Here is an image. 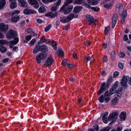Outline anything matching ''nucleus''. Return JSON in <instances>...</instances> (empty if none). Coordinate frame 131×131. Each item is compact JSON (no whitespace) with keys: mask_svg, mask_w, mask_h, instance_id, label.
<instances>
[{"mask_svg":"<svg viewBox=\"0 0 131 131\" xmlns=\"http://www.w3.org/2000/svg\"><path fill=\"white\" fill-rule=\"evenodd\" d=\"M118 67L121 69H122L123 68V65L121 62L118 63Z\"/></svg>","mask_w":131,"mask_h":131,"instance_id":"nucleus-50","label":"nucleus"},{"mask_svg":"<svg viewBox=\"0 0 131 131\" xmlns=\"http://www.w3.org/2000/svg\"><path fill=\"white\" fill-rule=\"evenodd\" d=\"M9 59L8 58H5L2 60V62L4 63H5L8 61Z\"/></svg>","mask_w":131,"mask_h":131,"instance_id":"nucleus-60","label":"nucleus"},{"mask_svg":"<svg viewBox=\"0 0 131 131\" xmlns=\"http://www.w3.org/2000/svg\"><path fill=\"white\" fill-rule=\"evenodd\" d=\"M32 29L31 28H28L26 30V31L28 33H30L32 31Z\"/></svg>","mask_w":131,"mask_h":131,"instance_id":"nucleus-59","label":"nucleus"},{"mask_svg":"<svg viewBox=\"0 0 131 131\" xmlns=\"http://www.w3.org/2000/svg\"><path fill=\"white\" fill-rule=\"evenodd\" d=\"M20 6L23 7H26L27 6L28 3L24 0H17Z\"/></svg>","mask_w":131,"mask_h":131,"instance_id":"nucleus-16","label":"nucleus"},{"mask_svg":"<svg viewBox=\"0 0 131 131\" xmlns=\"http://www.w3.org/2000/svg\"><path fill=\"white\" fill-rule=\"evenodd\" d=\"M128 39V37L127 35H125L124 37V41H126Z\"/></svg>","mask_w":131,"mask_h":131,"instance_id":"nucleus-61","label":"nucleus"},{"mask_svg":"<svg viewBox=\"0 0 131 131\" xmlns=\"http://www.w3.org/2000/svg\"><path fill=\"white\" fill-rule=\"evenodd\" d=\"M24 12L25 14L28 15L32 14H35L36 13V12L34 10H30L29 9H25L24 10Z\"/></svg>","mask_w":131,"mask_h":131,"instance_id":"nucleus-18","label":"nucleus"},{"mask_svg":"<svg viewBox=\"0 0 131 131\" xmlns=\"http://www.w3.org/2000/svg\"><path fill=\"white\" fill-rule=\"evenodd\" d=\"M73 0H67L64 4V5L66 6H67L69 4L71 3Z\"/></svg>","mask_w":131,"mask_h":131,"instance_id":"nucleus-41","label":"nucleus"},{"mask_svg":"<svg viewBox=\"0 0 131 131\" xmlns=\"http://www.w3.org/2000/svg\"><path fill=\"white\" fill-rule=\"evenodd\" d=\"M46 40V38L45 36H43L40 39V40L39 41V42L40 43H42V42H44Z\"/></svg>","mask_w":131,"mask_h":131,"instance_id":"nucleus-44","label":"nucleus"},{"mask_svg":"<svg viewBox=\"0 0 131 131\" xmlns=\"http://www.w3.org/2000/svg\"><path fill=\"white\" fill-rule=\"evenodd\" d=\"M118 82L116 81L112 86V87L110 89V92L111 95H112L115 93L116 95L120 97L122 94V89L120 88H119L116 91V89L118 87Z\"/></svg>","mask_w":131,"mask_h":131,"instance_id":"nucleus-1","label":"nucleus"},{"mask_svg":"<svg viewBox=\"0 0 131 131\" xmlns=\"http://www.w3.org/2000/svg\"><path fill=\"white\" fill-rule=\"evenodd\" d=\"M119 75V73L117 71H115V72L113 74V77L114 78H116Z\"/></svg>","mask_w":131,"mask_h":131,"instance_id":"nucleus-54","label":"nucleus"},{"mask_svg":"<svg viewBox=\"0 0 131 131\" xmlns=\"http://www.w3.org/2000/svg\"><path fill=\"white\" fill-rule=\"evenodd\" d=\"M73 8L72 5L69 6L66 9L63 5L60 9V11L61 12H63L65 14H68L70 13Z\"/></svg>","mask_w":131,"mask_h":131,"instance_id":"nucleus-6","label":"nucleus"},{"mask_svg":"<svg viewBox=\"0 0 131 131\" xmlns=\"http://www.w3.org/2000/svg\"><path fill=\"white\" fill-rule=\"evenodd\" d=\"M61 0H58L54 6H52L51 8V11L54 12L56 10L57 7L60 5L61 2Z\"/></svg>","mask_w":131,"mask_h":131,"instance_id":"nucleus-17","label":"nucleus"},{"mask_svg":"<svg viewBox=\"0 0 131 131\" xmlns=\"http://www.w3.org/2000/svg\"><path fill=\"white\" fill-rule=\"evenodd\" d=\"M115 56V53L114 51H112L111 52V57L112 60H114Z\"/></svg>","mask_w":131,"mask_h":131,"instance_id":"nucleus-38","label":"nucleus"},{"mask_svg":"<svg viewBox=\"0 0 131 131\" xmlns=\"http://www.w3.org/2000/svg\"><path fill=\"white\" fill-rule=\"evenodd\" d=\"M88 2L91 5H95L97 4V2L95 0H88Z\"/></svg>","mask_w":131,"mask_h":131,"instance_id":"nucleus-28","label":"nucleus"},{"mask_svg":"<svg viewBox=\"0 0 131 131\" xmlns=\"http://www.w3.org/2000/svg\"><path fill=\"white\" fill-rule=\"evenodd\" d=\"M17 36L16 32L13 30L11 29L9 30L6 34V38L9 39L15 37Z\"/></svg>","mask_w":131,"mask_h":131,"instance_id":"nucleus-5","label":"nucleus"},{"mask_svg":"<svg viewBox=\"0 0 131 131\" xmlns=\"http://www.w3.org/2000/svg\"><path fill=\"white\" fill-rule=\"evenodd\" d=\"M46 11V8L43 6L40 7L38 9V11L40 13H43Z\"/></svg>","mask_w":131,"mask_h":131,"instance_id":"nucleus-31","label":"nucleus"},{"mask_svg":"<svg viewBox=\"0 0 131 131\" xmlns=\"http://www.w3.org/2000/svg\"><path fill=\"white\" fill-rule=\"evenodd\" d=\"M110 29V27L109 26L105 28L104 31V33L106 35L108 33L109 30Z\"/></svg>","mask_w":131,"mask_h":131,"instance_id":"nucleus-39","label":"nucleus"},{"mask_svg":"<svg viewBox=\"0 0 131 131\" xmlns=\"http://www.w3.org/2000/svg\"><path fill=\"white\" fill-rule=\"evenodd\" d=\"M8 43V42L6 40H4L3 39L0 40V45L6 44Z\"/></svg>","mask_w":131,"mask_h":131,"instance_id":"nucleus-35","label":"nucleus"},{"mask_svg":"<svg viewBox=\"0 0 131 131\" xmlns=\"http://www.w3.org/2000/svg\"><path fill=\"white\" fill-rule=\"evenodd\" d=\"M78 15L77 14H70L68 17H64L60 18V21L63 23H66L70 21L74 18H77Z\"/></svg>","mask_w":131,"mask_h":131,"instance_id":"nucleus-2","label":"nucleus"},{"mask_svg":"<svg viewBox=\"0 0 131 131\" xmlns=\"http://www.w3.org/2000/svg\"><path fill=\"white\" fill-rule=\"evenodd\" d=\"M82 9V7L81 6H76L74 8L73 11L75 13H78Z\"/></svg>","mask_w":131,"mask_h":131,"instance_id":"nucleus-21","label":"nucleus"},{"mask_svg":"<svg viewBox=\"0 0 131 131\" xmlns=\"http://www.w3.org/2000/svg\"><path fill=\"white\" fill-rule=\"evenodd\" d=\"M31 36H37L36 38H39V36L37 37V34H35L34 32H32L31 33Z\"/></svg>","mask_w":131,"mask_h":131,"instance_id":"nucleus-55","label":"nucleus"},{"mask_svg":"<svg viewBox=\"0 0 131 131\" xmlns=\"http://www.w3.org/2000/svg\"><path fill=\"white\" fill-rule=\"evenodd\" d=\"M118 113L117 112H114L110 114L108 116V120H112V122L110 124H112L117 119Z\"/></svg>","mask_w":131,"mask_h":131,"instance_id":"nucleus-4","label":"nucleus"},{"mask_svg":"<svg viewBox=\"0 0 131 131\" xmlns=\"http://www.w3.org/2000/svg\"><path fill=\"white\" fill-rule=\"evenodd\" d=\"M10 4V7L11 9H14L17 6L16 0H9Z\"/></svg>","mask_w":131,"mask_h":131,"instance_id":"nucleus-14","label":"nucleus"},{"mask_svg":"<svg viewBox=\"0 0 131 131\" xmlns=\"http://www.w3.org/2000/svg\"><path fill=\"white\" fill-rule=\"evenodd\" d=\"M51 24H50L48 26H46L45 29V30L46 32L48 31L51 27Z\"/></svg>","mask_w":131,"mask_h":131,"instance_id":"nucleus-40","label":"nucleus"},{"mask_svg":"<svg viewBox=\"0 0 131 131\" xmlns=\"http://www.w3.org/2000/svg\"><path fill=\"white\" fill-rule=\"evenodd\" d=\"M67 62L66 60L64 59L62 62V64L64 66H65L67 64Z\"/></svg>","mask_w":131,"mask_h":131,"instance_id":"nucleus-52","label":"nucleus"},{"mask_svg":"<svg viewBox=\"0 0 131 131\" xmlns=\"http://www.w3.org/2000/svg\"><path fill=\"white\" fill-rule=\"evenodd\" d=\"M19 41V39L18 38L16 37L14 40L10 41V42L13 45H16L17 44Z\"/></svg>","mask_w":131,"mask_h":131,"instance_id":"nucleus-32","label":"nucleus"},{"mask_svg":"<svg viewBox=\"0 0 131 131\" xmlns=\"http://www.w3.org/2000/svg\"><path fill=\"white\" fill-rule=\"evenodd\" d=\"M91 8L93 10L96 12H98L99 10V8L97 7H92Z\"/></svg>","mask_w":131,"mask_h":131,"instance_id":"nucleus-51","label":"nucleus"},{"mask_svg":"<svg viewBox=\"0 0 131 131\" xmlns=\"http://www.w3.org/2000/svg\"><path fill=\"white\" fill-rule=\"evenodd\" d=\"M111 95L110 94V93H109L108 91H106L105 93L104 97L105 102H107L110 101V95Z\"/></svg>","mask_w":131,"mask_h":131,"instance_id":"nucleus-15","label":"nucleus"},{"mask_svg":"<svg viewBox=\"0 0 131 131\" xmlns=\"http://www.w3.org/2000/svg\"><path fill=\"white\" fill-rule=\"evenodd\" d=\"M58 56L61 57H63L64 56V53L63 51L61 49H59L58 50Z\"/></svg>","mask_w":131,"mask_h":131,"instance_id":"nucleus-25","label":"nucleus"},{"mask_svg":"<svg viewBox=\"0 0 131 131\" xmlns=\"http://www.w3.org/2000/svg\"><path fill=\"white\" fill-rule=\"evenodd\" d=\"M110 129L109 127H107L103 128L102 129L100 130V131H108Z\"/></svg>","mask_w":131,"mask_h":131,"instance_id":"nucleus-48","label":"nucleus"},{"mask_svg":"<svg viewBox=\"0 0 131 131\" xmlns=\"http://www.w3.org/2000/svg\"><path fill=\"white\" fill-rule=\"evenodd\" d=\"M47 56L46 54L45 53H42L38 55L36 58V60L38 63L41 62V59H44Z\"/></svg>","mask_w":131,"mask_h":131,"instance_id":"nucleus-7","label":"nucleus"},{"mask_svg":"<svg viewBox=\"0 0 131 131\" xmlns=\"http://www.w3.org/2000/svg\"><path fill=\"white\" fill-rule=\"evenodd\" d=\"M119 117L121 119L124 120L126 117V113L124 112H122L120 115Z\"/></svg>","mask_w":131,"mask_h":131,"instance_id":"nucleus-24","label":"nucleus"},{"mask_svg":"<svg viewBox=\"0 0 131 131\" xmlns=\"http://www.w3.org/2000/svg\"><path fill=\"white\" fill-rule=\"evenodd\" d=\"M53 59L51 57H49L46 60L45 62V65L47 67L50 66L53 62Z\"/></svg>","mask_w":131,"mask_h":131,"instance_id":"nucleus-10","label":"nucleus"},{"mask_svg":"<svg viewBox=\"0 0 131 131\" xmlns=\"http://www.w3.org/2000/svg\"><path fill=\"white\" fill-rule=\"evenodd\" d=\"M107 88V87L105 85V83H102L101 84V87L98 91V94L100 95L104 91H105Z\"/></svg>","mask_w":131,"mask_h":131,"instance_id":"nucleus-9","label":"nucleus"},{"mask_svg":"<svg viewBox=\"0 0 131 131\" xmlns=\"http://www.w3.org/2000/svg\"><path fill=\"white\" fill-rule=\"evenodd\" d=\"M94 129L97 130V131H98L99 130V127L98 125H96L95 126H94Z\"/></svg>","mask_w":131,"mask_h":131,"instance_id":"nucleus-56","label":"nucleus"},{"mask_svg":"<svg viewBox=\"0 0 131 131\" xmlns=\"http://www.w3.org/2000/svg\"><path fill=\"white\" fill-rule=\"evenodd\" d=\"M119 56L120 57L122 58L125 56V54L123 52H120L119 53Z\"/></svg>","mask_w":131,"mask_h":131,"instance_id":"nucleus-49","label":"nucleus"},{"mask_svg":"<svg viewBox=\"0 0 131 131\" xmlns=\"http://www.w3.org/2000/svg\"><path fill=\"white\" fill-rule=\"evenodd\" d=\"M85 1V0H75V2L76 4H80L82 3H83Z\"/></svg>","mask_w":131,"mask_h":131,"instance_id":"nucleus-37","label":"nucleus"},{"mask_svg":"<svg viewBox=\"0 0 131 131\" xmlns=\"http://www.w3.org/2000/svg\"><path fill=\"white\" fill-rule=\"evenodd\" d=\"M28 1L30 5H34L35 8L39 7V4L36 0H28Z\"/></svg>","mask_w":131,"mask_h":131,"instance_id":"nucleus-13","label":"nucleus"},{"mask_svg":"<svg viewBox=\"0 0 131 131\" xmlns=\"http://www.w3.org/2000/svg\"><path fill=\"white\" fill-rule=\"evenodd\" d=\"M18 47H15L13 48V50L14 51H16L18 50Z\"/></svg>","mask_w":131,"mask_h":131,"instance_id":"nucleus-63","label":"nucleus"},{"mask_svg":"<svg viewBox=\"0 0 131 131\" xmlns=\"http://www.w3.org/2000/svg\"><path fill=\"white\" fill-rule=\"evenodd\" d=\"M8 25H5L4 23L0 24V30L1 31L5 33H6L8 30Z\"/></svg>","mask_w":131,"mask_h":131,"instance_id":"nucleus-8","label":"nucleus"},{"mask_svg":"<svg viewBox=\"0 0 131 131\" xmlns=\"http://www.w3.org/2000/svg\"><path fill=\"white\" fill-rule=\"evenodd\" d=\"M40 49V51H41L44 52H46L48 50V48L47 46L45 45H43L41 46H39Z\"/></svg>","mask_w":131,"mask_h":131,"instance_id":"nucleus-19","label":"nucleus"},{"mask_svg":"<svg viewBox=\"0 0 131 131\" xmlns=\"http://www.w3.org/2000/svg\"><path fill=\"white\" fill-rule=\"evenodd\" d=\"M19 17L16 15L12 18L11 21L14 22H16L19 20Z\"/></svg>","mask_w":131,"mask_h":131,"instance_id":"nucleus-20","label":"nucleus"},{"mask_svg":"<svg viewBox=\"0 0 131 131\" xmlns=\"http://www.w3.org/2000/svg\"><path fill=\"white\" fill-rule=\"evenodd\" d=\"M37 21L38 23H41L42 22V20L40 19H37Z\"/></svg>","mask_w":131,"mask_h":131,"instance_id":"nucleus-64","label":"nucleus"},{"mask_svg":"<svg viewBox=\"0 0 131 131\" xmlns=\"http://www.w3.org/2000/svg\"><path fill=\"white\" fill-rule=\"evenodd\" d=\"M85 17L87 20L90 22V23H89V25H90L91 23H96V21L97 22V20L94 19L93 17L91 15H87Z\"/></svg>","mask_w":131,"mask_h":131,"instance_id":"nucleus-12","label":"nucleus"},{"mask_svg":"<svg viewBox=\"0 0 131 131\" xmlns=\"http://www.w3.org/2000/svg\"><path fill=\"white\" fill-rule=\"evenodd\" d=\"M125 17H123L121 19V23L122 24H123L125 22Z\"/></svg>","mask_w":131,"mask_h":131,"instance_id":"nucleus-57","label":"nucleus"},{"mask_svg":"<svg viewBox=\"0 0 131 131\" xmlns=\"http://www.w3.org/2000/svg\"><path fill=\"white\" fill-rule=\"evenodd\" d=\"M25 21H22L20 23V26H23L25 25Z\"/></svg>","mask_w":131,"mask_h":131,"instance_id":"nucleus-62","label":"nucleus"},{"mask_svg":"<svg viewBox=\"0 0 131 131\" xmlns=\"http://www.w3.org/2000/svg\"><path fill=\"white\" fill-rule=\"evenodd\" d=\"M129 81V83L131 85V77L129 78L128 76L126 77L124 75L121 82V85L123 87L126 88L127 84V80Z\"/></svg>","mask_w":131,"mask_h":131,"instance_id":"nucleus-3","label":"nucleus"},{"mask_svg":"<svg viewBox=\"0 0 131 131\" xmlns=\"http://www.w3.org/2000/svg\"><path fill=\"white\" fill-rule=\"evenodd\" d=\"M6 0H1L0 1V9H2L5 5Z\"/></svg>","mask_w":131,"mask_h":131,"instance_id":"nucleus-27","label":"nucleus"},{"mask_svg":"<svg viewBox=\"0 0 131 131\" xmlns=\"http://www.w3.org/2000/svg\"><path fill=\"white\" fill-rule=\"evenodd\" d=\"M127 14V11L126 10L124 11L122 14V17H126Z\"/></svg>","mask_w":131,"mask_h":131,"instance_id":"nucleus-53","label":"nucleus"},{"mask_svg":"<svg viewBox=\"0 0 131 131\" xmlns=\"http://www.w3.org/2000/svg\"><path fill=\"white\" fill-rule=\"evenodd\" d=\"M108 114V113H105L102 117V119L103 122L106 124L107 123V117Z\"/></svg>","mask_w":131,"mask_h":131,"instance_id":"nucleus-22","label":"nucleus"},{"mask_svg":"<svg viewBox=\"0 0 131 131\" xmlns=\"http://www.w3.org/2000/svg\"><path fill=\"white\" fill-rule=\"evenodd\" d=\"M104 98L103 95H101L99 98V100L100 103H102L104 102Z\"/></svg>","mask_w":131,"mask_h":131,"instance_id":"nucleus-36","label":"nucleus"},{"mask_svg":"<svg viewBox=\"0 0 131 131\" xmlns=\"http://www.w3.org/2000/svg\"><path fill=\"white\" fill-rule=\"evenodd\" d=\"M116 7L117 8L119 9H123L124 7L123 5L121 3H117L116 5Z\"/></svg>","mask_w":131,"mask_h":131,"instance_id":"nucleus-29","label":"nucleus"},{"mask_svg":"<svg viewBox=\"0 0 131 131\" xmlns=\"http://www.w3.org/2000/svg\"><path fill=\"white\" fill-rule=\"evenodd\" d=\"M112 5L111 4H105L104 5V7L107 9L110 8L111 7Z\"/></svg>","mask_w":131,"mask_h":131,"instance_id":"nucleus-42","label":"nucleus"},{"mask_svg":"<svg viewBox=\"0 0 131 131\" xmlns=\"http://www.w3.org/2000/svg\"><path fill=\"white\" fill-rule=\"evenodd\" d=\"M112 77H110V78L108 79L107 80V85H108V84L109 83L112 82Z\"/></svg>","mask_w":131,"mask_h":131,"instance_id":"nucleus-47","label":"nucleus"},{"mask_svg":"<svg viewBox=\"0 0 131 131\" xmlns=\"http://www.w3.org/2000/svg\"><path fill=\"white\" fill-rule=\"evenodd\" d=\"M39 48V46H36L33 50V53L35 54L38 52L39 51H40V49Z\"/></svg>","mask_w":131,"mask_h":131,"instance_id":"nucleus-30","label":"nucleus"},{"mask_svg":"<svg viewBox=\"0 0 131 131\" xmlns=\"http://www.w3.org/2000/svg\"><path fill=\"white\" fill-rule=\"evenodd\" d=\"M56 44L57 43L56 42L54 41H52V43L51 44L52 47H53L54 49L55 50H56L57 49Z\"/></svg>","mask_w":131,"mask_h":131,"instance_id":"nucleus-34","label":"nucleus"},{"mask_svg":"<svg viewBox=\"0 0 131 131\" xmlns=\"http://www.w3.org/2000/svg\"><path fill=\"white\" fill-rule=\"evenodd\" d=\"M31 38V36L28 35L26 37L25 39L26 40V42H27L28 41H29ZM25 42H26L25 41Z\"/></svg>","mask_w":131,"mask_h":131,"instance_id":"nucleus-43","label":"nucleus"},{"mask_svg":"<svg viewBox=\"0 0 131 131\" xmlns=\"http://www.w3.org/2000/svg\"><path fill=\"white\" fill-rule=\"evenodd\" d=\"M107 58L106 56H105L103 59V61L104 62H106L107 61Z\"/></svg>","mask_w":131,"mask_h":131,"instance_id":"nucleus-58","label":"nucleus"},{"mask_svg":"<svg viewBox=\"0 0 131 131\" xmlns=\"http://www.w3.org/2000/svg\"><path fill=\"white\" fill-rule=\"evenodd\" d=\"M7 50L6 48L5 47L1 46L0 47V51L2 53H4Z\"/></svg>","mask_w":131,"mask_h":131,"instance_id":"nucleus-33","label":"nucleus"},{"mask_svg":"<svg viewBox=\"0 0 131 131\" xmlns=\"http://www.w3.org/2000/svg\"><path fill=\"white\" fill-rule=\"evenodd\" d=\"M36 39H33L29 43L31 46H32L36 42Z\"/></svg>","mask_w":131,"mask_h":131,"instance_id":"nucleus-45","label":"nucleus"},{"mask_svg":"<svg viewBox=\"0 0 131 131\" xmlns=\"http://www.w3.org/2000/svg\"><path fill=\"white\" fill-rule=\"evenodd\" d=\"M118 19V15L117 14H113L112 18V25L113 28L114 27L116 24Z\"/></svg>","mask_w":131,"mask_h":131,"instance_id":"nucleus-11","label":"nucleus"},{"mask_svg":"<svg viewBox=\"0 0 131 131\" xmlns=\"http://www.w3.org/2000/svg\"><path fill=\"white\" fill-rule=\"evenodd\" d=\"M20 13V11L19 10H16L13 12L12 14L13 16L16 14H17Z\"/></svg>","mask_w":131,"mask_h":131,"instance_id":"nucleus-46","label":"nucleus"},{"mask_svg":"<svg viewBox=\"0 0 131 131\" xmlns=\"http://www.w3.org/2000/svg\"><path fill=\"white\" fill-rule=\"evenodd\" d=\"M118 97V96H117ZM118 99L117 97H115L111 101L112 104L113 105L116 104L118 102Z\"/></svg>","mask_w":131,"mask_h":131,"instance_id":"nucleus-26","label":"nucleus"},{"mask_svg":"<svg viewBox=\"0 0 131 131\" xmlns=\"http://www.w3.org/2000/svg\"><path fill=\"white\" fill-rule=\"evenodd\" d=\"M57 15V13H55L54 14L51 12L49 13L46 14V16L49 17L50 18H51L55 17Z\"/></svg>","mask_w":131,"mask_h":131,"instance_id":"nucleus-23","label":"nucleus"}]
</instances>
